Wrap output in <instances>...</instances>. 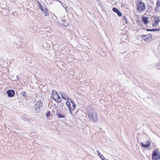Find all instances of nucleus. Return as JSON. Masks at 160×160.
Segmentation results:
<instances>
[{
  "label": "nucleus",
  "instance_id": "obj_1",
  "mask_svg": "<svg viewBox=\"0 0 160 160\" xmlns=\"http://www.w3.org/2000/svg\"><path fill=\"white\" fill-rule=\"evenodd\" d=\"M88 115L90 121L93 122L98 121V117L97 112L92 109L88 110Z\"/></svg>",
  "mask_w": 160,
  "mask_h": 160
},
{
  "label": "nucleus",
  "instance_id": "obj_2",
  "mask_svg": "<svg viewBox=\"0 0 160 160\" xmlns=\"http://www.w3.org/2000/svg\"><path fill=\"white\" fill-rule=\"evenodd\" d=\"M51 97L56 102H60L62 101V99L58 92L54 91L52 92L51 93Z\"/></svg>",
  "mask_w": 160,
  "mask_h": 160
},
{
  "label": "nucleus",
  "instance_id": "obj_3",
  "mask_svg": "<svg viewBox=\"0 0 160 160\" xmlns=\"http://www.w3.org/2000/svg\"><path fill=\"white\" fill-rule=\"evenodd\" d=\"M42 106V102L40 100H38L36 102V104L35 105V110L37 113H39L40 112V108Z\"/></svg>",
  "mask_w": 160,
  "mask_h": 160
},
{
  "label": "nucleus",
  "instance_id": "obj_4",
  "mask_svg": "<svg viewBox=\"0 0 160 160\" xmlns=\"http://www.w3.org/2000/svg\"><path fill=\"white\" fill-rule=\"evenodd\" d=\"M137 9L140 12H143L145 10V7L144 3L141 1H139L137 2Z\"/></svg>",
  "mask_w": 160,
  "mask_h": 160
},
{
  "label": "nucleus",
  "instance_id": "obj_5",
  "mask_svg": "<svg viewBox=\"0 0 160 160\" xmlns=\"http://www.w3.org/2000/svg\"><path fill=\"white\" fill-rule=\"evenodd\" d=\"M152 160H158L160 158V152L158 150L155 149L152 152Z\"/></svg>",
  "mask_w": 160,
  "mask_h": 160
},
{
  "label": "nucleus",
  "instance_id": "obj_6",
  "mask_svg": "<svg viewBox=\"0 0 160 160\" xmlns=\"http://www.w3.org/2000/svg\"><path fill=\"white\" fill-rule=\"evenodd\" d=\"M160 21V17L158 16L154 18L153 21H152V23L153 26H156L158 23Z\"/></svg>",
  "mask_w": 160,
  "mask_h": 160
},
{
  "label": "nucleus",
  "instance_id": "obj_7",
  "mask_svg": "<svg viewBox=\"0 0 160 160\" xmlns=\"http://www.w3.org/2000/svg\"><path fill=\"white\" fill-rule=\"evenodd\" d=\"M72 104L71 108H70V113L71 114H72V112L74 111L76 108V105L75 103L71 99H69Z\"/></svg>",
  "mask_w": 160,
  "mask_h": 160
},
{
  "label": "nucleus",
  "instance_id": "obj_8",
  "mask_svg": "<svg viewBox=\"0 0 160 160\" xmlns=\"http://www.w3.org/2000/svg\"><path fill=\"white\" fill-rule=\"evenodd\" d=\"M6 93L9 97H12L15 94V91L13 90H9L6 92Z\"/></svg>",
  "mask_w": 160,
  "mask_h": 160
},
{
  "label": "nucleus",
  "instance_id": "obj_9",
  "mask_svg": "<svg viewBox=\"0 0 160 160\" xmlns=\"http://www.w3.org/2000/svg\"><path fill=\"white\" fill-rule=\"evenodd\" d=\"M156 7L155 8V11L156 12H160V0H158L157 1Z\"/></svg>",
  "mask_w": 160,
  "mask_h": 160
},
{
  "label": "nucleus",
  "instance_id": "obj_10",
  "mask_svg": "<svg viewBox=\"0 0 160 160\" xmlns=\"http://www.w3.org/2000/svg\"><path fill=\"white\" fill-rule=\"evenodd\" d=\"M141 145L142 147L144 148H148L150 145V142L149 141H148L147 142H145V143L144 142H141Z\"/></svg>",
  "mask_w": 160,
  "mask_h": 160
},
{
  "label": "nucleus",
  "instance_id": "obj_11",
  "mask_svg": "<svg viewBox=\"0 0 160 160\" xmlns=\"http://www.w3.org/2000/svg\"><path fill=\"white\" fill-rule=\"evenodd\" d=\"M112 11L116 12L119 17H121L122 15V13L119 11V10L116 8H112Z\"/></svg>",
  "mask_w": 160,
  "mask_h": 160
},
{
  "label": "nucleus",
  "instance_id": "obj_12",
  "mask_svg": "<svg viewBox=\"0 0 160 160\" xmlns=\"http://www.w3.org/2000/svg\"><path fill=\"white\" fill-rule=\"evenodd\" d=\"M59 23L64 27H67L68 25V23L66 22L65 20H62L61 22H59Z\"/></svg>",
  "mask_w": 160,
  "mask_h": 160
},
{
  "label": "nucleus",
  "instance_id": "obj_13",
  "mask_svg": "<svg viewBox=\"0 0 160 160\" xmlns=\"http://www.w3.org/2000/svg\"><path fill=\"white\" fill-rule=\"evenodd\" d=\"M60 94L63 99L65 100H68V101H69V99H70L68 98V97L67 94H63L61 93H60Z\"/></svg>",
  "mask_w": 160,
  "mask_h": 160
},
{
  "label": "nucleus",
  "instance_id": "obj_14",
  "mask_svg": "<svg viewBox=\"0 0 160 160\" xmlns=\"http://www.w3.org/2000/svg\"><path fill=\"white\" fill-rule=\"evenodd\" d=\"M56 114L57 115V116L58 117V118H65L64 115L58 111H57L56 112Z\"/></svg>",
  "mask_w": 160,
  "mask_h": 160
},
{
  "label": "nucleus",
  "instance_id": "obj_15",
  "mask_svg": "<svg viewBox=\"0 0 160 160\" xmlns=\"http://www.w3.org/2000/svg\"><path fill=\"white\" fill-rule=\"evenodd\" d=\"M150 37L149 35H143L142 38L146 41H148Z\"/></svg>",
  "mask_w": 160,
  "mask_h": 160
},
{
  "label": "nucleus",
  "instance_id": "obj_16",
  "mask_svg": "<svg viewBox=\"0 0 160 160\" xmlns=\"http://www.w3.org/2000/svg\"><path fill=\"white\" fill-rule=\"evenodd\" d=\"M42 12L45 16H47L49 15L48 11L46 8H45V9Z\"/></svg>",
  "mask_w": 160,
  "mask_h": 160
},
{
  "label": "nucleus",
  "instance_id": "obj_17",
  "mask_svg": "<svg viewBox=\"0 0 160 160\" xmlns=\"http://www.w3.org/2000/svg\"><path fill=\"white\" fill-rule=\"evenodd\" d=\"M97 151L98 152V156L100 157L103 160H106V158H104V156L102 155L99 151L97 150Z\"/></svg>",
  "mask_w": 160,
  "mask_h": 160
},
{
  "label": "nucleus",
  "instance_id": "obj_18",
  "mask_svg": "<svg viewBox=\"0 0 160 160\" xmlns=\"http://www.w3.org/2000/svg\"><path fill=\"white\" fill-rule=\"evenodd\" d=\"M148 18L147 17H143L142 21L144 24H147L148 23Z\"/></svg>",
  "mask_w": 160,
  "mask_h": 160
},
{
  "label": "nucleus",
  "instance_id": "obj_19",
  "mask_svg": "<svg viewBox=\"0 0 160 160\" xmlns=\"http://www.w3.org/2000/svg\"><path fill=\"white\" fill-rule=\"evenodd\" d=\"M70 102H71L70 101H67L66 102V105H67L68 108H69V111L70 108H71Z\"/></svg>",
  "mask_w": 160,
  "mask_h": 160
},
{
  "label": "nucleus",
  "instance_id": "obj_20",
  "mask_svg": "<svg viewBox=\"0 0 160 160\" xmlns=\"http://www.w3.org/2000/svg\"><path fill=\"white\" fill-rule=\"evenodd\" d=\"M122 20L124 21V22L126 23L127 24L128 23V20L126 17L125 16H124L122 18Z\"/></svg>",
  "mask_w": 160,
  "mask_h": 160
},
{
  "label": "nucleus",
  "instance_id": "obj_21",
  "mask_svg": "<svg viewBox=\"0 0 160 160\" xmlns=\"http://www.w3.org/2000/svg\"><path fill=\"white\" fill-rule=\"evenodd\" d=\"M160 30V29L159 28L151 29V32L159 31Z\"/></svg>",
  "mask_w": 160,
  "mask_h": 160
},
{
  "label": "nucleus",
  "instance_id": "obj_22",
  "mask_svg": "<svg viewBox=\"0 0 160 160\" xmlns=\"http://www.w3.org/2000/svg\"><path fill=\"white\" fill-rule=\"evenodd\" d=\"M51 115V112H50V111H48L46 114V116L47 117H49Z\"/></svg>",
  "mask_w": 160,
  "mask_h": 160
},
{
  "label": "nucleus",
  "instance_id": "obj_23",
  "mask_svg": "<svg viewBox=\"0 0 160 160\" xmlns=\"http://www.w3.org/2000/svg\"><path fill=\"white\" fill-rule=\"evenodd\" d=\"M155 67L157 69H160V63L158 64H157Z\"/></svg>",
  "mask_w": 160,
  "mask_h": 160
},
{
  "label": "nucleus",
  "instance_id": "obj_24",
  "mask_svg": "<svg viewBox=\"0 0 160 160\" xmlns=\"http://www.w3.org/2000/svg\"><path fill=\"white\" fill-rule=\"evenodd\" d=\"M21 95L24 97H25L26 95V92H21Z\"/></svg>",
  "mask_w": 160,
  "mask_h": 160
},
{
  "label": "nucleus",
  "instance_id": "obj_25",
  "mask_svg": "<svg viewBox=\"0 0 160 160\" xmlns=\"http://www.w3.org/2000/svg\"><path fill=\"white\" fill-rule=\"evenodd\" d=\"M38 6L39 7V8H42V7L39 2H38Z\"/></svg>",
  "mask_w": 160,
  "mask_h": 160
},
{
  "label": "nucleus",
  "instance_id": "obj_26",
  "mask_svg": "<svg viewBox=\"0 0 160 160\" xmlns=\"http://www.w3.org/2000/svg\"><path fill=\"white\" fill-rule=\"evenodd\" d=\"M45 7H43V8L42 7V8H40V9L41 10L42 12L45 9Z\"/></svg>",
  "mask_w": 160,
  "mask_h": 160
},
{
  "label": "nucleus",
  "instance_id": "obj_27",
  "mask_svg": "<svg viewBox=\"0 0 160 160\" xmlns=\"http://www.w3.org/2000/svg\"><path fill=\"white\" fill-rule=\"evenodd\" d=\"M147 30L148 31H150V29H147Z\"/></svg>",
  "mask_w": 160,
  "mask_h": 160
},
{
  "label": "nucleus",
  "instance_id": "obj_28",
  "mask_svg": "<svg viewBox=\"0 0 160 160\" xmlns=\"http://www.w3.org/2000/svg\"><path fill=\"white\" fill-rule=\"evenodd\" d=\"M158 160H160V158L159 159H158Z\"/></svg>",
  "mask_w": 160,
  "mask_h": 160
},
{
  "label": "nucleus",
  "instance_id": "obj_29",
  "mask_svg": "<svg viewBox=\"0 0 160 160\" xmlns=\"http://www.w3.org/2000/svg\"><path fill=\"white\" fill-rule=\"evenodd\" d=\"M150 8H152V6H151Z\"/></svg>",
  "mask_w": 160,
  "mask_h": 160
}]
</instances>
